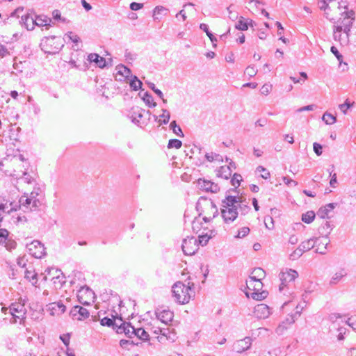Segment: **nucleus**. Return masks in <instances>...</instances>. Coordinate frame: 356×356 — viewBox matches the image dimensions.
Instances as JSON below:
<instances>
[{"instance_id": "0e129e2a", "label": "nucleus", "mask_w": 356, "mask_h": 356, "mask_svg": "<svg viewBox=\"0 0 356 356\" xmlns=\"http://www.w3.org/2000/svg\"><path fill=\"white\" fill-rule=\"evenodd\" d=\"M313 148H314V152L316 154L317 156H321L323 153L322 152V145H320L319 143H314L313 144Z\"/></svg>"}, {"instance_id": "39448f33", "label": "nucleus", "mask_w": 356, "mask_h": 356, "mask_svg": "<svg viewBox=\"0 0 356 356\" xmlns=\"http://www.w3.org/2000/svg\"><path fill=\"white\" fill-rule=\"evenodd\" d=\"M10 314L13 316L10 320V323H16L17 320L21 325H24L26 319V309L24 302L22 298L17 302L12 303L9 307Z\"/></svg>"}, {"instance_id": "8fccbe9b", "label": "nucleus", "mask_w": 356, "mask_h": 356, "mask_svg": "<svg viewBox=\"0 0 356 356\" xmlns=\"http://www.w3.org/2000/svg\"><path fill=\"white\" fill-rule=\"evenodd\" d=\"M211 236L207 234L200 235L197 239L198 246L201 245L202 246L206 245L210 239Z\"/></svg>"}, {"instance_id": "9b49d317", "label": "nucleus", "mask_w": 356, "mask_h": 356, "mask_svg": "<svg viewBox=\"0 0 356 356\" xmlns=\"http://www.w3.org/2000/svg\"><path fill=\"white\" fill-rule=\"evenodd\" d=\"M27 249L30 254L37 259H40L46 255L45 248L39 241H33L27 245Z\"/></svg>"}, {"instance_id": "20e7f679", "label": "nucleus", "mask_w": 356, "mask_h": 356, "mask_svg": "<svg viewBox=\"0 0 356 356\" xmlns=\"http://www.w3.org/2000/svg\"><path fill=\"white\" fill-rule=\"evenodd\" d=\"M247 289L252 292L250 294L246 292L245 294L248 297H251L256 300H262L267 297L268 292L261 290L263 284L260 279H257L256 276H250L249 280L246 281Z\"/></svg>"}, {"instance_id": "5701e85b", "label": "nucleus", "mask_w": 356, "mask_h": 356, "mask_svg": "<svg viewBox=\"0 0 356 356\" xmlns=\"http://www.w3.org/2000/svg\"><path fill=\"white\" fill-rule=\"evenodd\" d=\"M332 229V226L330 223V222L326 221L323 225H321V227L319 228V232L325 235V237H323V240L321 243L325 245H327L330 243V240L328 239L327 236L330 234L331 230Z\"/></svg>"}, {"instance_id": "dca6fc26", "label": "nucleus", "mask_w": 356, "mask_h": 356, "mask_svg": "<svg viewBox=\"0 0 356 356\" xmlns=\"http://www.w3.org/2000/svg\"><path fill=\"white\" fill-rule=\"evenodd\" d=\"M254 313L257 318L264 319L270 316V309L265 304H259L254 307Z\"/></svg>"}, {"instance_id": "6e6d98bb", "label": "nucleus", "mask_w": 356, "mask_h": 356, "mask_svg": "<svg viewBox=\"0 0 356 356\" xmlns=\"http://www.w3.org/2000/svg\"><path fill=\"white\" fill-rule=\"evenodd\" d=\"M346 324H348L356 332V316H351L346 321Z\"/></svg>"}, {"instance_id": "f257e3e1", "label": "nucleus", "mask_w": 356, "mask_h": 356, "mask_svg": "<svg viewBox=\"0 0 356 356\" xmlns=\"http://www.w3.org/2000/svg\"><path fill=\"white\" fill-rule=\"evenodd\" d=\"M241 202V198L236 196L227 195L222 202L221 216L225 224L233 222L238 217L237 211L238 202Z\"/></svg>"}, {"instance_id": "6e6552de", "label": "nucleus", "mask_w": 356, "mask_h": 356, "mask_svg": "<svg viewBox=\"0 0 356 356\" xmlns=\"http://www.w3.org/2000/svg\"><path fill=\"white\" fill-rule=\"evenodd\" d=\"M298 276V273L295 270L286 268L285 271L282 270L279 275L281 282L279 291L282 292L284 287L287 286L288 283L294 281Z\"/></svg>"}, {"instance_id": "f3484780", "label": "nucleus", "mask_w": 356, "mask_h": 356, "mask_svg": "<svg viewBox=\"0 0 356 356\" xmlns=\"http://www.w3.org/2000/svg\"><path fill=\"white\" fill-rule=\"evenodd\" d=\"M252 343V339L250 337H246L241 340L237 341L234 344V349L238 353H241L248 350Z\"/></svg>"}, {"instance_id": "2eb2a0df", "label": "nucleus", "mask_w": 356, "mask_h": 356, "mask_svg": "<svg viewBox=\"0 0 356 356\" xmlns=\"http://www.w3.org/2000/svg\"><path fill=\"white\" fill-rule=\"evenodd\" d=\"M197 184L202 190L205 191H210L212 193H217L219 191L218 184L211 182L209 180L199 179L197 180Z\"/></svg>"}, {"instance_id": "bf43d9fd", "label": "nucleus", "mask_w": 356, "mask_h": 356, "mask_svg": "<svg viewBox=\"0 0 356 356\" xmlns=\"http://www.w3.org/2000/svg\"><path fill=\"white\" fill-rule=\"evenodd\" d=\"M354 102L350 103L348 100L345 102V103L339 104V108L341 111H346L348 109H350L353 107Z\"/></svg>"}, {"instance_id": "c03bdc74", "label": "nucleus", "mask_w": 356, "mask_h": 356, "mask_svg": "<svg viewBox=\"0 0 356 356\" xmlns=\"http://www.w3.org/2000/svg\"><path fill=\"white\" fill-rule=\"evenodd\" d=\"M241 181H242L241 175L239 174H237V173H234L231 179V183H232V186L237 188L239 186Z\"/></svg>"}, {"instance_id": "f03ea898", "label": "nucleus", "mask_w": 356, "mask_h": 356, "mask_svg": "<svg viewBox=\"0 0 356 356\" xmlns=\"http://www.w3.org/2000/svg\"><path fill=\"white\" fill-rule=\"evenodd\" d=\"M355 20V12L348 10L346 6L341 7L339 11L335 13V19L332 22L336 26H341L343 33L349 35Z\"/></svg>"}, {"instance_id": "de8ad7c7", "label": "nucleus", "mask_w": 356, "mask_h": 356, "mask_svg": "<svg viewBox=\"0 0 356 356\" xmlns=\"http://www.w3.org/2000/svg\"><path fill=\"white\" fill-rule=\"evenodd\" d=\"M65 37L74 44H77L80 42V38L72 31H70L67 33H66Z\"/></svg>"}, {"instance_id": "e433bc0d", "label": "nucleus", "mask_w": 356, "mask_h": 356, "mask_svg": "<svg viewBox=\"0 0 356 356\" xmlns=\"http://www.w3.org/2000/svg\"><path fill=\"white\" fill-rule=\"evenodd\" d=\"M316 214L313 211H309L302 215V220L307 224L311 223L315 218Z\"/></svg>"}, {"instance_id": "4be33fe9", "label": "nucleus", "mask_w": 356, "mask_h": 356, "mask_svg": "<svg viewBox=\"0 0 356 356\" xmlns=\"http://www.w3.org/2000/svg\"><path fill=\"white\" fill-rule=\"evenodd\" d=\"M88 60L90 63H95L99 68H104L106 66V60L104 58L99 56L97 54L92 53L88 56Z\"/></svg>"}, {"instance_id": "9d476101", "label": "nucleus", "mask_w": 356, "mask_h": 356, "mask_svg": "<svg viewBox=\"0 0 356 356\" xmlns=\"http://www.w3.org/2000/svg\"><path fill=\"white\" fill-rule=\"evenodd\" d=\"M319 241L318 238H311L309 239H307L305 241H302L299 247L301 248L302 252H307L314 247H316V252L319 254H325L326 252V247L325 246L323 248V250L321 249L320 247V244H318V242Z\"/></svg>"}, {"instance_id": "412c9836", "label": "nucleus", "mask_w": 356, "mask_h": 356, "mask_svg": "<svg viewBox=\"0 0 356 356\" xmlns=\"http://www.w3.org/2000/svg\"><path fill=\"white\" fill-rule=\"evenodd\" d=\"M205 207L208 210L211 211V215L203 217V220L205 222H209L218 215V210L213 202L211 200L207 202Z\"/></svg>"}, {"instance_id": "473e14b6", "label": "nucleus", "mask_w": 356, "mask_h": 356, "mask_svg": "<svg viewBox=\"0 0 356 356\" xmlns=\"http://www.w3.org/2000/svg\"><path fill=\"white\" fill-rule=\"evenodd\" d=\"M123 327H124V333L128 337H132V336L134 334L135 327L131 325L130 323L128 322H123Z\"/></svg>"}, {"instance_id": "e2e57ef3", "label": "nucleus", "mask_w": 356, "mask_h": 356, "mask_svg": "<svg viewBox=\"0 0 356 356\" xmlns=\"http://www.w3.org/2000/svg\"><path fill=\"white\" fill-rule=\"evenodd\" d=\"M168 9L162 6H157L153 10V15H160L164 11H167Z\"/></svg>"}, {"instance_id": "338daca9", "label": "nucleus", "mask_w": 356, "mask_h": 356, "mask_svg": "<svg viewBox=\"0 0 356 356\" xmlns=\"http://www.w3.org/2000/svg\"><path fill=\"white\" fill-rule=\"evenodd\" d=\"M240 203H241V201L240 202ZM236 205H237V208L238 207L240 208L243 214L247 213L250 210V207L249 206H248L247 204H239V202H238V204H236Z\"/></svg>"}, {"instance_id": "4c0bfd02", "label": "nucleus", "mask_w": 356, "mask_h": 356, "mask_svg": "<svg viewBox=\"0 0 356 356\" xmlns=\"http://www.w3.org/2000/svg\"><path fill=\"white\" fill-rule=\"evenodd\" d=\"M115 316H113V318H110L108 317H104L100 321V324L102 326L107 327H113L115 328V326H117V324L115 323Z\"/></svg>"}, {"instance_id": "c9c22d12", "label": "nucleus", "mask_w": 356, "mask_h": 356, "mask_svg": "<svg viewBox=\"0 0 356 356\" xmlns=\"http://www.w3.org/2000/svg\"><path fill=\"white\" fill-rule=\"evenodd\" d=\"M170 129L172 130L173 133L176 134L177 136L184 137V135L181 127L177 124L175 120H173L170 124Z\"/></svg>"}, {"instance_id": "f704fd0d", "label": "nucleus", "mask_w": 356, "mask_h": 356, "mask_svg": "<svg viewBox=\"0 0 356 356\" xmlns=\"http://www.w3.org/2000/svg\"><path fill=\"white\" fill-rule=\"evenodd\" d=\"M134 332V336H136L140 339L143 341L149 340V334L143 328H136Z\"/></svg>"}, {"instance_id": "c756f323", "label": "nucleus", "mask_w": 356, "mask_h": 356, "mask_svg": "<svg viewBox=\"0 0 356 356\" xmlns=\"http://www.w3.org/2000/svg\"><path fill=\"white\" fill-rule=\"evenodd\" d=\"M347 275V273L345 269H340L338 272L335 273L332 276L330 284H337L343 277Z\"/></svg>"}, {"instance_id": "ddd939ff", "label": "nucleus", "mask_w": 356, "mask_h": 356, "mask_svg": "<svg viewBox=\"0 0 356 356\" xmlns=\"http://www.w3.org/2000/svg\"><path fill=\"white\" fill-rule=\"evenodd\" d=\"M70 314L73 318H75L78 321H83L86 319L90 316V312L88 311V309L79 305L73 307Z\"/></svg>"}, {"instance_id": "603ef678", "label": "nucleus", "mask_w": 356, "mask_h": 356, "mask_svg": "<svg viewBox=\"0 0 356 356\" xmlns=\"http://www.w3.org/2000/svg\"><path fill=\"white\" fill-rule=\"evenodd\" d=\"M252 273L254 274V276H256L257 279H260V281L265 277L266 274L265 271L261 268L254 269Z\"/></svg>"}, {"instance_id": "2f4dec72", "label": "nucleus", "mask_w": 356, "mask_h": 356, "mask_svg": "<svg viewBox=\"0 0 356 356\" xmlns=\"http://www.w3.org/2000/svg\"><path fill=\"white\" fill-rule=\"evenodd\" d=\"M250 20V23L248 21H245L244 17H241L238 22L235 25V29L240 31H246L248 29V25L252 23Z\"/></svg>"}, {"instance_id": "72a5a7b5", "label": "nucleus", "mask_w": 356, "mask_h": 356, "mask_svg": "<svg viewBox=\"0 0 356 356\" xmlns=\"http://www.w3.org/2000/svg\"><path fill=\"white\" fill-rule=\"evenodd\" d=\"M205 158L209 162H212V161L222 162L223 161L222 156L220 154H216L214 152L207 153L205 154Z\"/></svg>"}, {"instance_id": "bb28decb", "label": "nucleus", "mask_w": 356, "mask_h": 356, "mask_svg": "<svg viewBox=\"0 0 356 356\" xmlns=\"http://www.w3.org/2000/svg\"><path fill=\"white\" fill-rule=\"evenodd\" d=\"M329 319L332 322L333 328H337V325H339L341 323L346 324L345 318H343L339 314L333 313L329 316Z\"/></svg>"}, {"instance_id": "a19ab883", "label": "nucleus", "mask_w": 356, "mask_h": 356, "mask_svg": "<svg viewBox=\"0 0 356 356\" xmlns=\"http://www.w3.org/2000/svg\"><path fill=\"white\" fill-rule=\"evenodd\" d=\"M182 145V143L181 140H178V139H170L169 141H168V149H171V148H175V149H179Z\"/></svg>"}, {"instance_id": "5fc2aeb1", "label": "nucleus", "mask_w": 356, "mask_h": 356, "mask_svg": "<svg viewBox=\"0 0 356 356\" xmlns=\"http://www.w3.org/2000/svg\"><path fill=\"white\" fill-rule=\"evenodd\" d=\"M272 88L273 86L271 84L266 83L261 88L260 92L264 95H267L272 90Z\"/></svg>"}, {"instance_id": "79ce46f5", "label": "nucleus", "mask_w": 356, "mask_h": 356, "mask_svg": "<svg viewBox=\"0 0 356 356\" xmlns=\"http://www.w3.org/2000/svg\"><path fill=\"white\" fill-rule=\"evenodd\" d=\"M141 86L142 82L139 79H138V78L136 76H134L133 79H131L130 82L131 88L134 90L136 91L141 88Z\"/></svg>"}, {"instance_id": "1a4fd4ad", "label": "nucleus", "mask_w": 356, "mask_h": 356, "mask_svg": "<svg viewBox=\"0 0 356 356\" xmlns=\"http://www.w3.org/2000/svg\"><path fill=\"white\" fill-rule=\"evenodd\" d=\"M181 248L186 255H193L199 249L197 239L194 236H188L183 240Z\"/></svg>"}, {"instance_id": "0eeeda50", "label": "nucleus", "mask_w": 356, "mask_h": 356, "mask_svg": "<svg viewBox=\"0 0 356 356\" xmlns=\"http://www.w3.org/2000/svg\"><path fill=\"white\" fill-rule=\"evenodd\" d=\"M319 8L325 11L326 18L331 22H334L335 13L341 10L339 3L334 0H321Z\"/></svg>"}, {"instance_id": "b1692460", "label": "nucleus", "mask_w": 356, "mask_h": 356, "mask_svg": "<svg viewBox=\"0 0 356 356\" xmlns=\"http://www.w3.org/2000/svg\"><path fill=\"white\" fill-rule=\"evenodd\" d=\"M342 32L343 29H341V26H333V39L335 41L339 42L341 44L346 43L349 36L345 34V36L343 37L341 34Z\"/></svg>"}, {"instance_id": "680f3d73", "label": "nucleus", "mask_w": 356, "mask_h": 356, "mask_svg": "<svg viewBox=\"0 0 356 356\" xmlns=\"http://www.w3.org/2000/svg\"><path fill=\"white\" fill-rule=\"evenodd\" d=\"M318 108V106L316 104H310L305 106H302L301 108H299L297 111H313Z\"/></svg>"}, {"instance_id": "4d7b16f0", "label": "nucleus", "mask_w": 356, "mask_h": 356, "mask_svg": "<svg viewBox=\"0 0 356 356\" xmlns=\"http://www.w3.org/2000/svg\"><path fill=\"white\" fill-rule=\"evenodd\" d=\"M331 52L336 56L340 65L342 63L343 56L339 53L337 47L332 46L330 49Z\"/></svg>"}, {"instance_id": "f8f14e48", "label": "nucleus", "mask_w": 356, "mask_h": 356, "mask_svg": "<svg viewBox=\"0 0 356 356\" xmlns=\"http://www.w3.org/2000/svg\"><path fill=\"white\" fill-rule=\"evenodd\" d=\"M19 203L21 207L29 211L37 210L41 206V202L39 200L29 199L27 194H24L19 198Z\"/></svg>"}, {"instance_id": "4468645a", "label": "nucleus", "mask_w": 356, "mask_h": 356, "mask_svg": "<svg viewBox=\"0 0 356 356\" xmlns=\"http://www.w3.org/2000/svg\"><path fill=\"white\" fill-rule=\"evenodd\" d=\"M155 314L157 319L165 325H168L169 323H170L174 317L173 312L169 309H157L155 312Z\"/></svg>"}, {"instance_id": "3c124183", "label": "nucleus", "mask_w": 356, "mask_h": 356, "mask_svg": "<svg viewBox=\"0 0 356 356\" xmlns=\"http://www.w3.org/2000/svg\"><path fill=\"white\" fill-rule=\"evenodd\" d=\"M249 232H250L249 227H243L238 231V234H237V235L235 236V237L238 238H242L246 236L249 234Z\"/></svg>"}, {"instance_id": "6ab92c4d", "label": "nucleus", "mask_w": 356, "mask_h": 356, "mask_svg": "<svg viewBox=\"0 0 356 356\" xmlns=\"http://www.w3.org/2000/svg\"><path fill=\"white\" fill-rule=\"evenodd\" d=\"M336 206V203H329L326 204L325 207H321L317 211V216L323 219L329 218L330 213L333 211Z\"/></svg>"}, {"instance_id": "cd10ccee", "label": "nucleus", "mask_w": 356, "mask_h": 356, "mask_svg": "<svg viewBox=\"0 0 356 356\" xmlns=\"http://www.w3.org/2000/svg\"><path fill=\"white\" fill-rule=\"evenodd\" d=\"M232 170L230 166H221L218 172V176L228 179L232 176Z\"/></svg>"}, {"instance_id": "aec40b11", "label": "nucleus", "mask_w": 356, "mask_h": 356, "mask_svg": "<svg viewBox=\"0 0 356 356\" xmlns=\"http://www.w3.org/2000/svg\"><path fill=\"white\" fill-rule=\"evenodd\" d=\"M205 207L208 210L211 211V215L203 217V220L205 222H209L218 215V210L213 202L211 200L207 202Z\"/></svg>"}, {"instance_id": "a878e982", "label": "nucleus", "mask_w": 356, "mask_h": 356, "mask_svg": "<svg viewBox=\"0 0 356 356\" xmlns=\"http://www.w3.org/2000/svg\"><path fill=\"white\" fill-rule=\"evenodd\" d=\"M20 23L28 30H32L34 28V18L29 14L22 15Z\"/></svg>"}, {"instance_id": "13d9d810", "label": "nucleus", "mask_w": 356, "mask_h": 356, "mask_svg": "<svg viewBox=\"0 0 356 356\" xmlns=\"http://www.w3.org/2000/svg\"><path fill=\"white\" fill-rule=\"evenodd\" d=\"M170 120V113H162L159 116V122L160 124H167Z\"/></svg>"}, {"instance_id": "58836bf2", "label": "nucleus", "mask_w": 356, "mask_h": 356, "mask_svg": "<svg viewBox=\"0 0 356 356\" xmlns=\"http://www.w3.org/2000/svg\"><path fill=\"white\" fill-rule=\"evenodd\" d=\"M322 120L327 124H332L336 122V116L332 113H324Z\"/></svg>"}, {"instance_id": "a211bd4d", "label": "nucleus", "mask_w": 356, "mask_h": 356, "mask_svg": "<svg viewBox=\"0 0 356 356\" xmlns=\"http://www.w3.org/2000/svg\"><path fill=\"white\" fill-rule=\"evenodd\" d=\"M66 307L61 301L55 302L49 305V310L51 316L60 315L65 312Z\"/></svg>"}, {"instance_id": "052dcab7", "label": "nucleus", "mask_w": 356, "mask_h": 356, "mask_svg": "<svg viewBox=\"0 0 356 356\" xmlns=\"http://www.w3.org/2000/svg\"><path fill=\"white\" fill-rule=\"evenodd\" d=\"M8 236V232L7 229H0V244L3 243V242L7 240Z\"/></svg>"}, {"instance_id": "49530a36", "label": "nucleus", "mask_w": 356, "mask_h": 356, "mask_svg": "<svg viewBox=\"0 0 356 356\" xmlns=\"http://www.w3.org/2000/svg\"><path fill=\"white\" fill-rule=\"evenodd\" d=\"M3 244H4L5 248L9 251L15 249L17 246V243L14 240L8 238Z\"/></svg>"}, {"instance_id": "393cba45", "label": "nucleus", "mask_w": 356, "mask_h": 356, "mask_svg": "<svg viewBox=\"0 0 356 356\" xmlns=\"http://www.w3.org/2000/svg\"><path fill=\"white\" fill-rule=\"evenodd\" d=\"M115 70L117 71L116 76L120 75L122 76L118 79L119 81H122L123 79L128 78L131 74L130 69L124 65H118Z\"/></svg>"}, {"instance_id": "ea45409f", "label": "nucleus", "mask_w": 356, "mask_h": 356, "mask_svg": "<svg viewBox=\"0 0 356 356\" xmlns=\"http://www.w3.org/2000/svg\"><path fill=\"white\" fill-rule=\"evenodd\" d=\"M200 28L206 33V34L207 35V36L209 38L210 40L212 42H217L216 38H215L214 35L209 31V26L207 24H201Z\"/></svg>"}, {"instance_id": "7c9ffc66", "label": "nucleus", "mask_w": 356, "mask_h": 356, "mask_svg": "<svg viewBox=\"0 0 356 356\" xmlns=\"http://www.w3.org/2000/svg\"><path fill=\"white\" fill-rule=\"evenodd\" d=\"M24 277L31 282L32 284L34 286H35L38 282L37 273L34 270L26 269Z\"/></svg>"}, {"instance_id": "c85d7f7f", "label": "nucleus", "mask_w": 356, "mask_h": 356, "mask_svg": "<svg viewBox=\"0 0 356 356\" xmlns=\"http://www.w3.org/2000/svg\"><path fill=\"white\" fill-rule=\"evenodd\" d=\"M51 19L46 17V16H37L34 19V26H44L49 25L51 22Z\"/></svg>"}, {"instance_id": "7ed1b4c3", "label": "nucleus", "mask_w": 356, "mask_h": 356, "mask_svg": "<svg viewBox=\"0 0 356 356\" xmlns=\"http://www.w3.org/2000/svg\"><path fill=\"white\" fill-rule=\"evenodd\" d=\"M194 284L186 285L181 282H177L172 287V297L175 301L180 305L188 303L192 296L194 295L193 289Z\"/></svg>"}, {"instance_id": "37998d69", "label": "nucleus", "mask_w": 356, "mask_h": 356, "mask_svg": "<svg viewBox=\"0 0 356 356\" xmlns=\"http://www.w3.org/2000/svg\"><path fill=\"white\" fill-rule=\"evenodd\" d=\"M145 104L150 108L156 106V103L154 102L152 96L146 92L143 98Z\"/></svg>"}, {"instance_id": "09e8293b", "label": "nucleus", "mask_w": 356, "mask_h": 356, "mask_svg": "<svg viewBox=\"0 0 356 356\" xmlns=\"http://www.w3.org/2000/svg\"><path fill=\"white\" fill-rule=\"evenodd\" d=\"M304 252H302L301 248L298 246L297 249H296L291 254L289 255V259L291 260H296L300 258Z\"/></svg>"}, {"instance_id": "774afa93", "label": "nucleus", "mask_w": 356, "mask_h": 356, "mask_svg": "<svg viewBox=\"0 0 356 356\" xmlns=\"http://www.w3.org/2000/svg\"><path fill=\"white\" fill-rule=\"evenodd\" d=\"M22 179L27 184H31L33 181V178L32 177V176L26 171L23 172Z\"/></svg>"}, {"instance_id": "a18cd8bd", "label": "nucleus", "mask_w": 356, "mask_h": 356, "mask_svg": "<svg viewBox=\"0 0 356 356\" xmlns=\"http://www.w3.org/2000/svg\"><path fill=\"white\" fill-rule=\"evenodd\" d=\"M257 172H261L262 174L261 175V177L264 179H268L270 177V172L265 168L264 167L259 165L256 169Z\"/></svg>"}, {"instance_id": "423d86ee", "label": "nucleus", "mask_w": 356, "mask_h": 356, "mask_svg": "<svg viewBox=\"0 0 356 356\" xmlns=\"http://www.w3.org/2000/svg\"><path fill=\"white\" fill-rule=\"evenodd\" d=\"M127 118L133 124L141 128L147 126L152 118L154 121H156L158 118L156 115H152V113H127Z\"/></svg>"}, {"instance_id": "69168bd1", "label": "nucleus", "mask_w": 356, "mask_h": 356, "mask_svg": "<svg viewBox=\"0 0 356 356\" xmlns=\"http://www.w3.org/2000/svg\"><path fill=\"white\" fill-rule=\"evenodd\" d=\"M264 222H265L266 227L268 229H271L273 228L274 225H273V220L272 217H270V216L266 217L264 219Z\"/></svg>"}, {"instance_id": "864d4df0", "label": "nucleus", "mask_w": 356, "mask_h": 356, "mask_svg": "<svg viewBox=\"0 0 356 356\" xmlns=\"http://www.w3.org/2000/svg\"><path fill=\"white\" fill-rule=\"evenodd\" d=\"M257 73V70L254 66H248L245 70V74L249 77L254 76Z\"/></svg>"}]
</instances>
